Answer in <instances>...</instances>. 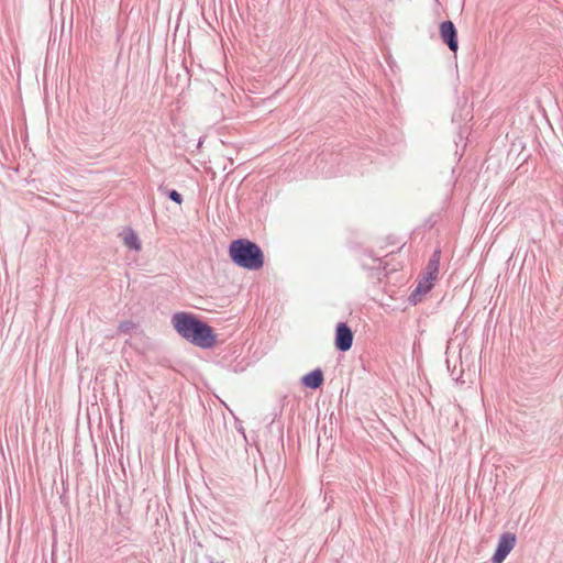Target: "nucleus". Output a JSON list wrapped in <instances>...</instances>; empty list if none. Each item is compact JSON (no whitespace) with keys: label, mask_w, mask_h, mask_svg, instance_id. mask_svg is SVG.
Returning a JSON list of instances; mask_svg holds the SVG:
<instances>
[{"label":"nucleus","mask_w":563,"mask_h":563,"mask_svg":"<svg viewBox=\"0 0 563 563\" xmlns=\"http://www.w3.org/2000/svg\"><path fill=\"white\" fill-rule=\"evenodd\" d=\"M176 332L186 341L201 349H211L217 343L213 329L191 312H176L172 317Z\"/></svg>","instance_id":"nucleus-1"},{"label":"nucleus","mask_w":563,"mask_h":563,"mask_svg":"<svg viewBox=\"0 0 563 563\" xmlns=\"http://www.w3.org/2000/svg\"><path fill=\"white\" fill-rule=\"evenodd\" d=\"M233 264L247 271H258L264 265V253L260 245L249 239L233 240L229 245Z\"/></svg>","instance_id":"nucleus-2"},{"label":"nucleus","mask_w":563,"mask_h":563,"mask_svg":"<svg viewBox=\"0 0 563 563\" xmlns=\"http://www.w3.org/2000/svg\"><path fill=\"white\" fill-rule=\"evenodd\" d=\"M517 541V537L512 532H504L497 542V547L492 556L493 563H503L506 558L509 555L511 550L515 548Z\"/></svg>","instance_id":"nucleus-3"},{"label":"nucleus","mask_w":563,"mask_h":563,"mask_svg":"<svg viewBox=\"0 0 563 563\" xmlns=\"http://www.w3.org/2000/svg\"><path fill=\"white\" fill-rule=\"evenodd\" d=\"M354 333L346 322H339L335 327L334 346L339 352H346L353 345Z\"/></svg>","instance_id":"nucleus-4"},{"label":"nucleus","mask_w":563,"mask_h":563,"mask_svg":"<svg viewBox=\"0 0 563 563\" xmlns=\"http://www.w3.org/2000/svg\"><path fill=\"white\" fill-rule=\"evenodd\" d=\"M440 37L451 52L459 49L457 30L451 20H445L439 26Z\"/></svg>","instance_id":"nucleus-5"},{"label":"nucleus","mask_w":563,"mask_h":563,"mask_svg":"<svg viewBox=\"0 0 563 563\" xmlns=\"http://www.w3.org/2000/svg\"><path fill=\"white\" fill-rule=\"evenodd\" d=\"M441 260V249H435L430 256L421 276L423 279H427L434 284L439 274V266Z\"/></svg>","instance_id":"nucleus-6"},{"label":"nucleus","mask_w":563,"mask_h":563,"mask_svg":"<svg viewBox=\"0 0 563 563\" xmlns=\"http://www.w3.org/2000/svg\"><path fill=\"white\" fill-rule=\"evenodd\" d=\"M434 284L423 279L422 276H419L417 279V285L415 289L411 291L408 300L411 305H417L422 300V297L427 295L432 288Z\"/></svg>","instance_id":"nucleus-7"},{"label":"nucleus","mask_w":563,"mask_h":563,"mask_svg":"<svg viewBox=\"0 0 563 563\" xmlns=\"http://www.w3.org/2000/svg\"><path fill=\"white\" fill-rule=\"evenodd\" d=\"M323 380L324 375L320 367L310 371L300 378V383L302 384V386L313 390L320 388L323 384Z\"/></svg>","instance_id":"nucleus-8"},{"label":"nucleus","mask_w":563,"mask_h":563,"mask_svg":"<svg viewBox=\"0 0 563 563\" xmlns=\"http://www.w3.org/2000/svg\"><path fill=\"white\" fill-rule=\"evenodd\" d=\"M123 235V241H124V244L133 250V251H140L141 247H142V244H141V241L139 239V235L136 234V232L131 229V228H128L123 231L122 233Z\"/></svg>","instance_id":"nucleus-9"},{"label":"nucleus","mask_w":563,"mask_h":563,"mask_svg":"<svg viewBox=\"0 0 563 563\" xmlns=\"http://www.w3.org/2000/svg\"><path fill=\"white\" fill-rule=\"evenodd\" d=\"M157 190L178 206H180L184 201L183 195L180 192H178L176 189L168 188L164 184L158 185Z\"/></svg>","instance_id":"nucleus-10"},{"label":"nucleus","mask_w":563,"mask_h":563,"mask_svg":"<svg viewBox=\"0 0 563 563\" xmlns=\"http://www.w3.org/2000/svg\"><path fill=\"white\" fill-rule=\"evenodd\" d=\"M136 327H137V324L135 322H133L132 320H124L119 323L118 330L121 333L130 334L133 330L136 329Z\"/></svg>","instance_id":"nucleus-11"},{"label":"nucleus","mask_w":563,"mask_h":563,"mask_svg":"<svg viewBox=\"0 0 563 563\" xmlns=\"http://www.w3.org/2000/svg\"><path fill=\"white\" fill-rule=\"evenodd\" d=\"M207 560L209 563H224L223 561H214V559L212 556H207Z\"/></svg>","instance_id":"nucleus-12"},{"label":"nucleus","mask_w":563,"mask_h":563,"mask_svg":"<svg viewBox=\"0 0 563 563\" xmlns=\"http://www.w3.org/2000/svg\"><path fill=\"white\" fill-rule=\"evenodd\" d=\"M374 260H375V261H377L379 264H382V263H383L382 258H378V257H377V258H374Z\"/></svg>","instance_id":"nucleus-13"}]
</instances>
